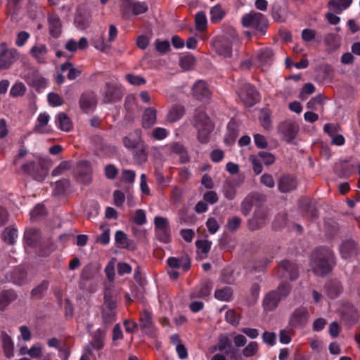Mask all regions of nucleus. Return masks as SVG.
I'll use <instances>...</instances> for the list:
<instances>
[{
	"mask_svg": "<svg viewBox=\"0 0 360 360\" xmlns=\"http://www.w3.org/2000/svg\"><path fill=\"white\" fill-rule=\"evenodd\" d=\"M20 169L24 174L38 181H42L48 174L46 163L41 158L27 161L21 165Z\"/></svg>",
	"mask_w": 360,
	"mask_h": 360,
	"instance_id": "nucleus-4",
	"label": "nucleus"
},
{
	"mask_svg": "<svg viewBox=\"0 0 360 360\" xmlns=\"http://www.w3.org/2000/svg\"><path fill=\"white\" fill-rule=\"evenodd\" d=\"M310 261L313 272L316 276H325L332 271L335 255L330 248L319 247L311 252Z\"/></svg>",
	"mask_w": 360,
	"mask_h": 360,
	"instance_id": "nucleus-1",
	"label": "nucleus"
},
{
	"mask_svg": "<svg viewBox=\"0 0 360 360\" xmlns=\"http://www.w3.org/2000/svg\"><path fill=\"white\" fill-rule=\"evenodd\" d=\"M167 147L172 153L179 156V162L181 164L189 162L190 158L186 148L180 142H172Z\"/></svg>",
	"mask_w": 360,
	"mask_h": 360,
	"instance_id": "nucleus-23",
	"label": "nucleus"
},
{
	"mask_svg": "<svg viewBox=\"0 0 360 360\" xmlns=\"http://www.w3.org/2000/svg\"><path fill=\"white\" fill-rule=\"evenodd\" d=\"M195 29L199 32H202L207 29V20L205 13L199 11L195 16Z\"/></svg>",
	"mask_w": 360,
	"mask_h": 360,
	"instance_id": "nucleus-45",
	"label": "nucleus"
},
{
	"mask_svg": "<svg viewBox=\"0 0 360 360\" xmlns=\"http://www.w3.org/2000/svg\"><path fill=\"white\" fill-rule=\"evenodd\" d=\"M185 113L184 107L181 105H174L167 114V120L171 122L180 120Z\"/></svg>",
	"mask_w": 360,
	"mask_h": 360,
	"instance_id": "nucleus-38",
	"label": "nucleus"
},
{
	"mask_svg": "<svg viewBox=\"0 0 360 360\" xmlns=\"http://www.w3.org/2000/svg\"><path fill=\"white\" fill-rule=\"evenodd\" d=\"M352 3V0H330L328 6L331 7L335 13H340L349 8Z\"/></svg>",
	"mask_w": 360,
	"mask_h": 360,
	"instance_id": "nucleus-41",
	"label": "nucleus"
},
{
	"mask_svg": "<svg viewBox=\"0 0 360 360\" xmlns=\"http://www.w3.org/2000/svg\"><path fill=\"white\" fill-rule=\"evenodd\" d=\"M25 90V86L22 83H15L10 90V95L13 97L20 96L24 95Z\"/></svg>",
	"mask_w": 360,
	"mask_h": 360,
	"instance_id": "nucleus-64",
	"label": "nucleus"
},
{
	"mask_svg": "<svg viewBox=\"0 0 360 360\" xmlns=\"http://www.w3.org/2000/svg\"><path fill=\"white\" fill-rule=\"evenodd\" d=\"M75 23L80 30H85L89 26L90 18L86 14L77 12L75 18Z\"/></svg>",
	"mask_w": 360,
	"mask_h": 360,
	"instance_id": "nucleus-47",
	"label": "nucleus"
},
{
	"mask_svg": "<svg viewBox=\"0 0 360 360\" xmlns=\"http://www.w3.org/2000/svg\"><path fill=\"white\" fill-rule=\"evenodd\" d=\"M56 124L62 131H70L72 129V124L70 117L65 112H60L56 117Z\"/></svg>",
	"mask_w": 360,
	"mask_h": 360,
	"instance_id": "nucleus-33",
	"label": "nucleus"
},
{
	"mask_svg": "<svg viewBox=\"0 0 360 360\" xmlns=\"http://www.w3.org/2000/svg\"><path fill=\"white\" fill-rule=\"evenodd\" d=\"M341 316L345 323L351 327L356 323L359 314L358 310L352 304L346 303L342 307Z\"/></svg>",
	"mask_w": 360,
	"mask_h": 360,
	"instance_id": "nucleus-16",
	"label": "nucleus"
},
{
	"mask_svg": "<svg viewBox=\"0 0 360 360\" xmlns=\"http://www.w3.org/2000/svg\"><path fill=\"white\" fill-rule=\"evenodd\" d=\"M103 299L104 304L103 309L115 311L117 308V299L112 295L110 290H105Z\"/></svg>",
	"mask_w": 360,
	"mask_h": 360,
	"instance_id": "nucleus-46",
	"label": "nucleus"
},
{
	"mask_svg": "<svg viewBox=\"0 0 360 360\" xmlns=\"http://www.w3.org/2000/svg\"><path fill=\"white\" fill-rule=\"evenodd\" d=\"M288 221L287 214L284 212L278 213L274 221H273L272 226L275 230H279L284 227Z\"/></svg>",
	"mask_w": 360,
	"mask_h": 360,
	"instance_id": "nucleus-57",
	"label": "nucleus"
},
{
	"mask_svg": "<svg viewBox=\"0 0 360 360\" xmlns=\"http://www.w3.org/2000/svg\"><path fill=\"white\" fill-rule=\"evenodd\" d=\"M18 57V53L15 49H2L0 52V70L9 68Z\"/></svg>",
	"mask_w": 360,
	"mask_h": 360,
	"instance_id": "nucleus-18",
	"label": "nucleus"
},
{
	"mask_svg": "<svg viewBox=\"0 0 360 360\" xmlns=\"http://www.w3.org/2000/svg\"><path fill=\"white\" fill-rule=\"evenodd\" d=\"M48 23L50 34L54 38H58L62 31V23L59 16L56 13L49 14Z\"/></svg>",
	"mask_w": 360,
	"mask_h": 360,
	"instance_id": "nucleus-25",
	"label": "nucleus"
},
{
	"mask_svg": "<svg viewBox=\"0 0 360 360\" xmlns=\"http://www.w3.org/2000/svg\"><path fill=\"white\" fill-rule=\"evenodd\" d=\"M299 205L300 210L309 219L314 220L318 218L319 212L315 202L312 200L305 198H301Z\"/></svg>",
	"mask_w": 360,
	"mask_h": 360,
	"instance_id": "nucleus-19",
	"label": "nucleus"
},
{
	"mask_svg": "<svg viewBox=\"0 0 360 360\" xmlns=\"http://www.w3.org/2000/svg\"><path fill=\"white\" fill-rule=\"evenodd\" d=\"M297 186L296 178L291 174H282L278 181V188L280 192L290 193Z\"/></svg>",
	"mask_w": 360,
	"mask_h": 360,
	"instance_id": "nucleus-20",
	"label": "nucleus"
},
{
	"mask_svg": "<svg viewBox=\"0 0 360 360\" xmlns=\"http://www.w3.org/2000/svg\"><path fill=\"white\" fill-rule=\"evenodd\" d=\"M69 180L66 179L58 180L56 183V186L53 191V195L56 196L63 195L65 193L67 188H69Z\"/></svg>",
	"mask_w": 360,
	"mask_h": 360,
	"instance_id": "nucleus-50",
	"label": "nucleus"
},
{
	"mask_svg": "<svg viewBox=\"0 0 360 360\" xmlns=\"http://www.w3.org/2000/svg\"><path fill=\"white\" fill-rule=\"evenodd\" d=\"M233 296V290L231 287L226 286L217 289L214 292V297L220 301L229 302Z\"/></svg>",
	"mask_w": 360,
	"mask_h": 360,
	"instance_id": "nucleus-42",
	"label": "nucleus"
},
{
	"mask_svg": "<svg viewBox=\"0 0 360 360\" xmlns=\"http://www.w3.org/2000/svg\"><path fill=\"white\" fill-rule=\"evenodd\" d=\"M195 63V58L191 54L181 56L179 60L180 66L185 69H190Z\"/></svg>",
	"mask_w": 360,
	"mask_h": 360,
	"instance_id": "nucleus-61",
	"label": "nucleus"
},
{
	"mask_svg": "<svg viewBox=\"0 0 360 360\" xmlns=\"http://www.w3.org/2000/svg\"><path fill=\"white\" fill-rule=\"evenodd\" d=\"M122 96V90L120 85L113 82H106L103 102L104 103H115Z\"/></svg>",
	"mask_w": 360,
	"mask_h": 360,
	"instance_id": "nucleus-13",
	"label": "nucleus"
},
{
	"mask_svg": "<svg viewBox=\"0 0 360 360\" xmlns=\"http://www.w3.org/2000/svg\"><path fill=\"white\" fill-rule=\"evenodd\" d=\"M278 274L281 278H289L295 281L299 276L298 266L290 260H283L278 264Z\"/></svg>",
	"mask_w": 360,
	"mask_h": 360,
	"instance_id": "nucleus-11",
	"label": "nucleus"
},
{
	"mask_svg": "<svg viewBox=\"0 0 360 360\" xmlns=\"http://www.w3.org/2000/svg\"><path fill=\"white\" fill-rule=\"evenodd\" d=\"M142 131L137 129L129 133L127 136L123 137L122 141L124 146L128 149H136L141 141Z\"/></svg>",
	"mask_w": 360,
	"mask_h": 360,
	"instance_id": "nucleus-24",
	"label": "nucleus"
},
{
	"mask_svg": "<svg viewBox=\"0 0 360 360\" xmlns=\"http://www.w3.org/2000/svg\"><path fill=\"white\" fill-rule=\"evenodd\" d=\"M134 3V0H121L120 11L123 18H127L130 16Z\"/></svg>",
	"mask_w": 360,
	"mask_h": 360,
	"instance_id": "nucleus-52",
	"label": "nucleus"
},
{
	"mask_svg": "<svg viewBox=\"0 0 360 360\" xmlns=\"http://www.w3.org/2000/svg\"><path fill=\"white\" fill-rule=\"evenodd\" d=\"M148 11V6L145 1H135L132 11L134 15H139L146 13Z\"/></svg>",
	"mask_w": 360,
	"mask_h": 360,
	"instance_id": "nucleus-58",
	"label": "nucleus"
},
{
	"mask_svg": "<svg viewBox=\"0 0 360 360\" xmlns=\"http://www.w3.org/2000/svg\"><path fill=\"white\" fill-rule=\"evenodd\" d=\"M225 15L226 13L221 5L217 4L210 10V20L212 23H217L224 18Z\"/></svg>",
	"mask_w": 360,
	"mask_h": 360,
	"instance_id": "nucleus-43",
	"label": "nucleus"
},
{
	"mask_svg": "<svg viewBox=\"0 0 360 360\" xmlns=\"http://www.w3.org/2000/svg\"><path fill=\"white\" fill-rule=\"evenodd\" d=\"M24 237L27 245L35 248L39 243L40 237L39 230L35 228H31L25 231Z\"/></svg>",
	"mask_w": 360,
	"mask_h": 360,
	"instance_id": "nucleus-34",
	"label": "nucleus"
},
{
	"mask_svg": "<svg viewBox=\"0 0 360 360\" xmlns=\"http://www.w3.org/2000/svg\"><path fill=\"white\" fill-rule=\"evenodd\" d=\"M47 84V80L44 77L39 76L34 77L32 80V86L37 91L45 89Z\"/></svg>",
	"mask_w": 360,
	"mask_h": 360,
	"instance_id": "nucleus-60",
	"label": "nucleus"
},
{
	"mask_svg": "<svg viewBox=\"0 0 360 360\" xmlns=\"http://www.w3.org/2000/svg\"><path fill=\"white\" fill-rule=\"evenodd\" d=\"M223 193L225 198L229 200H232L235 198L237 193L236 188L227 180H226L223 185Z\"/></svg>",
	"mask_w": 360,
	"mask_h": 360,
	"instance_id": "nucleus-48",
	"label": "nucleus"
},
{
	"mask_svg": "<svg viewBox=\"0 0 360 360\" xmlns=\"http://www.w3.org/2000/svg\"><path fill=\"white\" fill-rule=\"evenodd\" d=\"M244 27H252L255 34L263 35L269 26L268 20L265 15L258 12H251L244 15L241 20Z\"/></svg>",
	"mask_w": 360,
	"mask_h": 360,
	"instance_id": "nucleus-5",
	"label": "nucleus"
},
{
	"mask_svg": "<svg viewBox=\"0 0 360 360\" xmlns=\"http://www.w3.org/2000/svg\"><path fill=\"white\" fill-rule=\"evenodd\" d=\"M48 288L49 282L44 280L32 290L31 296L37 299H41Z\"/></svg>",
	"mask_w": 360,
	"mask_h": 360,
	"instance_id": "nucleus-51",
	"label": "nucleus"
},
{
	"mask_svg": "<svg viewBox=\"0 0 360 360\" xmlns=\"http://www.w3.org/2000/svg\"><path fill=\"white\" fill-rule=\"evenodd\" d=\"M139 326L142 332L147 335L150 337L155 335V326L153 321V315L149 311L144 309L141 312Z\"/></svg>",
	"mask_w": 360,
	"mask_h": 360,
	"instance_id": "nucleus-15",
	"label": "nucleus"
},
{
	"mask_svg": "<svg viewBox=\"0 0 360 360\" xmlns=\"http://www.w3.org/2000/svg\"><path fill=\"white\" fill-rule=\"evenodd\" d=\"M193 126L198 130V141L202 143H207L214 129V124L204 111L195 112L193 117Z\"/></svg>",
	"mask_w": 360,
	"mask_h": 360,
	"instance_id": "nucleus-3",
	"label": "nucleus"
},
{
	"mask_svg": "<svg viewBox=\"0 0 360 360\" xmlns=\"http://www.w3.org/2000/svg\"><path fill=\"white\" fill-rule=\"evenodd\" d=\"M101 316L103 323L106 329L116 320V312L114 310L102 309Z\"/></svg>",
	"mask_w": 360,
	"mask_h": 360,
	"instance_id": "nucleus-44",
	"label": "nucleus"
},
{
	"mask_svg": "<svg viewBox=\"0 0 360 360\" xmlns=\"http://www.w3.org/2000/svg\"><path fill=\"white\" fill-rule=\"evenodd\" d=\"M309 317V314L307 308L297 307L291 313L288 324L292 328H302L307 324Z\"/></svg>",
	"mask_w": 360,
	"mask_h": 360,
	"instance_id": "nucleus-7",
	"label": "nucleus"
},
{
	"mask_svg": "<svg viewBox=\"0 0 360 360\" xmlns=\"http://www.w3.org/2000/svg\"><path fill=\"white\" fill-rule=\"evenodd\" d=\"M93 277L94 271L91 266H85L81 272L80 279L79 281V288L81 290L91 292V288L87 287V282L91 281Z\"/></svg>",
	"mask_w": 360,
	"mask_h": 360,
	"instance_id": "nucleus-28",
	"label": "nucleus"
},
{
	"mask_svg": "<svg viewBox=\"0 0 360 360\" xmlns=\"http://www.w3.org/2000/svg\"><path fill=\"white\" fill-rule=\"evenodd\" d=\"M79 107L84 112L94 109L97 104L96 95L93 92L83 93L79 101Z\"/></svg>",
	"mask_w": 360,
	"mask_h": 360,
	"instance_id": "nucleus-22",
	"label": "nucleus"
},
{
	"mask_svg": "<svg viewBox=\"0 0 360 360\" xmlns=\"http://www.w3.org/2000/svg\"><path fill=\"white\" fill-rule=\"evenodd\" d=\"M18 236V231L13 227H6L3 233V239L8 241L10 245H13L15 239Z\"/></svg>",
	"mask_w": 360,
	"mask_h": 360,
	"instance_id": "nucleus-54",
	"label": "nucleus"
},
{
	"mask_svg": "<svg viewBox=\"0 0 360 360\" xmlns=\"http://www.w3.org/2000/svg\"><path fill=\"white\" fill-rule=\"evenodd\" d=\"M238 135V130L235 123L230 122L227 125V132L224 136V143L226 146L233 145Z\"/></svg>",
	"mask_w": 360,
	"mask_h": 360,
	"instance_id": "nucleus-36",
	"label": "nucleus"
},
{
	"mask_svg": "<svg viewBox=\"0 0 360 360\" xmlns=\"http://www.w3.org/2000/svg\"><path fill=\"white\" fill-rule=\"evenodd\" d=\"M325 290L328 297L336 298L342 292V288L338 281H329L324 285Z\"/></svg>",
	"mask_w": 360,
	"mask_h": 360,
	"instance_id": "nucleus-31",
	"label": "nucleus"
},
{
	"mask_svg": "<svg viewBox=\"0 0 360 360\" xmlns=\"http://www.w3.org/2000/svg\"><path fill=\"white\" fill-rule=\"evenodd\" d=\"M92 169L91 164L86 160L78 162L75 170L74 177L80 184H89L91 181Z\"/></svg>",
	"mask_w": 360,
	"mask_h": 360,
	"instance_id": "nucleus-9",
	"label": "nucleus"
},
{
	"mask_svg": "<svg viewBox=\"0 0 360 360\" xmlns=\"http://www.w3.org/2000/svg\"><path fill=\"white\" fill-rule=\"evenodd\" d=\"M17 298L13 290H5L0 293V310L3 311L13 301Z\"/></svg>",
	"mask_w": 360,
	"mask_h": 360,
	"instance_id": "nucleus-35",
	"label": "nucleus"
},
{
	"mask_svg": "<svg viewBox=\"0 0 360 360\" xmlns=\"http://www.w3.org/2000/svg\"><path fill=\"white\" fill-rule=\"evenodd\" d=\"M213 349L224 352L231 360H241V356L238 354V349L233 347L231 340L227 336H220Z\"/></svg>",
	"mask_w": 360,
	"mask_h": 360,
	"instance_id": "nucleus-8",
	"label": "nucleus"
},
{
	"mask_svg": "<svg viewBox=\"0 0 360 360\" xmlns=\"http://www.w3.org/2000/svg\"><path fill=\"white\" fill-rule=\"evenodd\" d=\"M48 51V48L45 44H39L32 47L30 53L38 63L44 64L46 63Z\"/></svg>",
	"mask_w": 360,
	"mask_h": 360,
	"instance_id": "nucleus-26",
	"label": "nucleus"
},
{
	"mask_svg": "<svg viewBox=\"0 0 360 360\" xmlns=\"http://www.w3.org/2000/svg\"><path fill=\"white\" fill-rule=\"evenodd\" d=\"M242 224V219L238 216L230 217L227 219L226 227L231 232L237 231Z\"/></svg>",
	"mask_w": 360,
	"mask_h": 360,
	"instance_id": "nucleus-53",
	"label": "nucleus"
},
{
	"mask_svg": "<svg viewBox=\"0 0 360 360\" xmlns=\"http://www.w3.org/2000/svg\"><path fill=\"white\" fill-rule=\"evenodd\" d=\"M8 276V281L18 285H22L27 282V272L20 266L13 269Z\"/></svg>",
	"mask_w": 360,
	"mask_h": 360,
	"instance_id": "nucleus-29",
	"label": "nucleus"
},
{
	"mask_svg": "<svg viewBox=\"0 0 360 360\" xmlns=\"http://www.w3.org/2000/svg\"><path fill=\"white\" fill-rule=\"evenodd\" d=\"M256 156L260 160V161L262 160L264 164L267 166L271 165L275 162L274 155L269 152L260 151Z\"/></svg>",
	"mask_w": 360,
	"mask_h": 360,
	"instance_id": "nucleus-59",
	"label": "nucleus"
},
{
	"mask_svg": "<svg viewBox=\"0 0 360 360\" xmlns=\"http://www.w3.org/2000/svg\"><path fill=\"white\" fill-rule=\"evenodd\" d=\"M261 196L257 193H249L241 202L240 210L243 215L248 216L252 211V207L260 202Z\"/></svg>",
	"mask_w": 360,
	"mask_h": 360,
	"instance_id": "nucleus-21",
	"label": "nucleus"
},
{
	"mask_svg": "<svg viewBox=\"0 0 360 360\" xmlns=\"http://www.w3.org/2000/svg\"><path fill=\"white\" fill-rule=\"evenodd\" d=\"M0 338L2 342V347L5 356L7 358H11L13 356L14 349V344L12 338L6 331L4 330L1 333Z\"/></svg>",
	"mask_w": 360,
	"mask_h": 360,
	"instance_id": "nucleus-30",
	"label": "nucleus"
},
{
	"mask_svg": "<svg viewBox=\"0 0 360 360\" xmlns=\"http://www.w3.org/2000/svg\"><path fill=\"white\" fill-rule=\"evenodd\" d=\"M115 240L119 247L133 250L132 241L129 240L127 236L122 231H117L115 234Z\"/></svg>",
	"mask_w": 360,
	"mask_h": 360,
	"instance_id": "nucleus-37",
	"label": "nucleus"
},
{
	"mask_svg": "<svg viewBox=\"0 0 360 360\" xmlns=\"http://www.w3.org/2000/svg\"><path fill=\"white\" fill-rule=\"evenodd\" d=\"M360 252L357 243L353 239L343 240L340 246V252L343 259L356 257Z\"/></svg>",
	"mask_w": 360,
	"mask_h": 360,
	"instance_id": "nucleus-17",
	"label": "nucleus"
},
{
	"mask_svg": "<svg viewBox=\"0 0 360 360\" xmlns=\"http://www.w3.org/2000/svg\"><path fill=\"white\" fill-rule=\"evenodd\" d=\"M157 121V110L152 107L147 108L142 115V127L147 129L153 126Z\"/></svg>",
	"mask_w": 360,
	"mask_h": 360,
	"instance_id": "nucleus-27",
	"label": "nucleus"
},
{
	"mask_svg": "<svg viewBox=\"0 0 360 360\" xmlns=\"http://www.w3.org/2000/svg\"><path fill=\"white\" fill-rule=\"evenodd\" d=\"M211 285L209 282L201 283L193 290L191 294V298H205L210 295Z\"/></svg>",
	"mask_w": 360,
	"mask_h": 360,
	"instance_id": "nucleus-32",
	"label": "nucleus"
},
{
	"mask_svg": "<svg viewBox=\"0 0 360 360\" xmlns=\"http://www.w3.org/2000/svg\"><path fill=\"white\" fill-rule=\"evenodd\" d=\"M278 130L283 134L284 139L288 143H291L296 138L300 127L296 122L287 120L279 124Z\"/></svg>",
	"mask_w": 360,
	"mask_h": 360,
	"instance_id": "nucleus-14",
	"label": "nucleus"
},
{
	"mask_svg": "<svg viewBox=\"0 0 360 360\" xmlns=\"http://www.w3.org/2000/svg\"><path fill=\"white\" fill-rule=\"evenodd\" d=\"M236 93L245 106L252 107L259 101V94L252 84L243 83L236 91Z\"/></svg>",
	"mask_w": 360,
	"mask_h": 360,
	"instance_id": "nucleus-6",
	"label": "nucleus"
},
{
	"mask_svg": "<svg viewBox=\"0 0 360 360\" xmlns=\"http://www.w3.org/2000/svg\"><path fill=\"white\" fill-rule=\"evenodd\" d=\"M225 319L229 323L236 326L239 323L240 316L234 310L229 309L225 314Z\"/></svg>",
	"mask_w": 360,
	"mask_h": 360,
	"instance_id": "nucleus-63",
	"label": "nucleus"
},
{
	"mask_svg": "<svg viewBox=\"0 0 360 360\" xmlns=\"http://www.w3.org/2000/svg\"><path fill=\"white\" fill-rule=\"evenodd\" d=\"M105 330V328H98L94 333L92 340V347L96 350H101L104 346Z\"/></svg>",
	"mask_w": 360,
	"mask_h": 360,
	"instance_id": "nucleus-39",
	"label": "nucleus"
},
{
	"mask_svg": "<svg viewBox=\"0 0 360 360\" xmlns=\"http://www.w3.org/2000/svg\"><path fill=\"white\" fill-rule=\"evenodd\" d=\"M220 281L226 284H233L235 278L233 277V271L229 269H224L221 273Z\"/></svg>",
	"mask_w": 360,
	"mask_h": 360,
	"instance_id": "nucleus-62",
	"label": "nucleus"
},
{
	"mask_svg": "<svg viewBox=\"0 0 360 360\" xmlns=\"http://www.w3.org/2000/svg\"><path fill=\"white\" fill-rule=\"evenodd\" d=\"M292 290L291 285L286 282H281L276 290L269 292L263 300L264 310L271 311L276 309L280 302L287 297Z\"/></svg>",
	"mask_w": 360,
	"mask_h": 360,
	"instance_id": "nucleus-2",
	"label": "nucleus"
},
{
	"mask_svg": "<svg viewBox=\"0 0 360 360\" xmlns=\"http://www.w3.org/2000/svg\"><path fill=\"white\" fill-rule=\"evenodd\" d=\"M155 237L157 240L163 243H169L172 240L171 228H166L165 229L155 230Z\"/></svg>",
	"mask_w": 360,
	"mask_h": 360,
	"instance_id": "nucleus-49",
	"label": "nucleus"
},
{
	"mask_svg": "<svg viewBox=\"0 0 360 360\" xmlns=\"http://www.w3.org/2000/svg\"><path fill=\"white\" fill-rule=\"evenodd\" d=\"M49 119L50 117L47 113H40L37 117V124L34 126V131L35 132L41 133L42 128L48 124Z\"/></svg>",
	"mask_w": 360,
	"mask_h": 360,
	"instance_id": "nucleus-55",
	"label": "nucleus"
},
{
	"mask_svg": "<svg viewBox=\"0 0 360 360\" xmlns=\"http://www.w3.org/2000/svg\"><path fill=\"white\" fill-rule=\"evenodd\" d=\"M169 132L167 129L163 127L154 128L149 136L155 140L161 141L166 139Z\"/></svg>",
	"mask_w": 360,
	"mask_h": 360,
	"instance_id": "nucleus-56",
	"label": "nucleus"
},
{
	"mask_svg": "<svg viewBox=\"0 0 360 360\" xmlns=\"http://www.w3.org/2000/svg\"><path fill=\"white\" fill-rule=\"evenodd\" d=\"M257 58L262 65H269L274 59V52L270 48L260 49L257 53Z\"/></svg>",
	"mask_w": 360,
	"mask_h": 360,
	"instance_id": "nucleus-40",
	"label": "nucleus"
},
{
	"mask_svg": "<svg viewBox=\"0 0 360 360\" xmlns=\"http://www.w3.org/2000/svg\"><path fill=\"white\" fill-rule=\"evenodd\" d=\"M269 220L268 211L262 207L257 208L253 216L248 221V228L254 231L262 229Z\"/></svg>",
	"mask_w": 360,
	"mask_h": 360,
	"instance_id": "nucleus-10",
	"label": "nucleus"
},
{
	"mask_svg": "<svg viewBox=\"0 0 360 360\" xmlns=\"http://www.w3.org/2000/svg\"><path fill=\"white\" fill-rule=\"evenodd\" d=\"M193 97L200 102L208 103L212 98V92L208 84L204 81H198L192 89Z\"/></svg>",
	"mask_w": 360,
	"mask_h": 360,
	"instance_id": "nucleus-12",
	"label": "nucleus"
}]
</instances>
